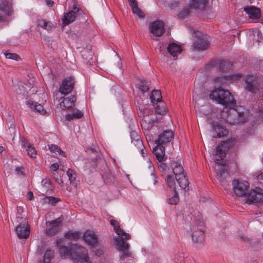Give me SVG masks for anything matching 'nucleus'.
<instances>
[{
	"instance_id": "a18cd8bd",
	"label": "nucleus",
	"mask_w": 263,
	"mask_h": 263,
	"mask_svg": "<svg viewBox=\"0 0 263 263\" xmlns=\"http://www.w3.org/2000/svg\"><path fill=\"white\" fill-rule=\"evenodd\" d=\"M133 13L137 15L140 18H144V14L141 9H140L138 4L131 7Z\"/></svg>"
},
{
	"instance_id": "f704fd0d",
	"label": "nucleus",
	"mask_w": 263,
	"mask_h": 263,
	"mask_svg": "<svg viewBox=\"0 0 263 263\" xmlns=\"http://www.w3.org/2000/svg\"><path fill=\"white\" fill-rule=\"evenodd\" d=\"M165 182L167 186L173 191H176V178H174L173 176L171 175H167L164 178Z\"/></svg>"
},
{
	"instance_id": "412c9836",
	"label": "nucleus",
	"mask_w": 263,
	"mask_h": 263,
	"mask_svg": "<svg viewBox=\"0 0 263 263\" xmlns=\"http://www.w3.org/2000/svg\"><path fill=\"white\" fill-rule=\"evenodd\" d=\"M246 84V89L251 92H254L257 88L256 77L252 75H247L245 78Z\"/></svg>"
},
{
	"instance_id": "473e14b6",
	"label": "nucleus",
	"mask_w": 263,
	"mask_h": 263,
	"mask_svg": "<svg viewBox=\"0 0 263 263\" xmlns=\"http://www.w3.org/2000/svg\"><path fill=\"white\" fill-rule=\"evenodd\" d=\"M151 102L155 105V104H158V102L162 101L161 92L159 90H155L152 91L150 96Z\"/></svg>"
},
{
	"instance_id": "37998d69",
	"label": "nucleus",
	"mask_w": 263,
	"mask_h": 263,
	"mask_svg": "<svg viewBox=\"0 0 263 263\" xmlns=\"http://www.w3.org/2000/svg\"><path fill=\"white\" fill-rule=\"evenodd\" d=\"M16 210L17 213L16 216L17 221L20 223H23V222H25L26 219L22 216V213L24 212L23 208L22 206H17Z\"/></svg>"
},
{
	"instance_id": "ddd939ff",
	"label": "nucleus",
	"mask_w": 263,
	"mask_h": 263,
	"mask_svg": "<svg viewBox=\"0 0 263 263\" xmlns=\"http://www.w3.org/2000/svg\"><path fill=\"white\" fill-rule=\"evenodd\" d=\"M213 137L220 138L226 137L228 135V130L224 126L218 122L214 123L212 125Z\"/></svg>"
},
{
	"instance_id": "b1692460",
	"label": "nucleus",
	"mask_w": 263,
	"mask_h": 263,
	"mask_svg": "<svg viewBox=\"0 0 263 263\" xmlns=\"http://www.w3.org/2000/svg\"><path fill=\"white\" fill-rule=\"evenodd\" d=\"M244 11L252 19H257L261 16L260 9L255 6H248L244 8Z\"/></svg>"
},
{
	"instance_id": "7c9ffc66",
	"label": "nucleus",
	"mask_w": 263,
	"mask_h": 263,
	"mask_svg": "<svg viewBox=\"0 0 263 263\" xmlns=\"http://www.w3.org/2000/svg\"><path fill=\"white\" fill-rule=\"evenodd\" d=\"M219 70L222 72H224L227 70L232 68L233 63L229 60H223L218 63Z\"/></svg>"
},
{
	"instance_id": "c03bdc74",
	"label": "nucleus",
	"mask_w": 263,
	"mask_h": 263,
	"mask_svg": "<svg viewBox=\"0 0 263 263\" xmlns=\"http://www.w3.org/2000/svg\"><path fill=\"white\" fill-rule=\"evenodd\" d=\"M5 56L7 59L14 60L16 61L21 60L20 57L16 53H11L9 50H7L4 53Z\"/></svg>"
},
{
	"instance_id": "c85d7f7f",
	"label": "nucleus",
	"mask_w": 263,
	"mask_h": 263,
	"mask_svg": "<svg viewBox=\"0 0 263 263\" xmlns=\"http://www.w3.org/2000/svg\"><path fill=\"white\" fill-rule=\"evenodd\" d=\"M171 166L173 174L175 177L185 174L184 172L183 166L177 161H173L171 163Z\"/></svg>"
},
{
	"instance_id": "58836bf2",
	"label": "nucleus",
	"mask_w": 263,
	"mask_h": 263,
	"mask_svg": "<svg viewBox=\"0 0 263 263\" xmlns=\"http://www.w3.org/2000/svg\"><path fill=\"white\" fill-rule=\"evenodd\" d=\"M153 123L154 121H152V120L147 122L145 119H143L142 120L141 122V126L143 130L144 131V132L145 134H146V133H148V130L152 128Z\"/></svg>"
},
{
	"instance_id": "dca6fc26",
	"label": "nucleus",
	"mask_w": 263,
	"mask_h": 263,
	"mask_svg": "<svg viewBox=\"0 0 263 263\" xmlns=\"http://www.w3.org/2000/svg\"><path fill=\"white\" fill-rule=\"evenodd\" d=\"M209 46L210 43L206 37L201 36L195 40L193 47L196 50H206L209 48Z\"/></svg>"
},
{
	"instance_id": "aec40b11",
	"label": "nucleus",
	"mask_w": 263,
	"mask_h": 263,
	"mask_svg": "<svg viewBox=\"0 0 263 263\" xmlns=\"http://www.w3.org/2000/svg\"><path fill=\"white\" fill-rule=\"evenodd\" d=\"M153 153L158 161H165L166 160L167 156L165 155L164 145L156 144V146L153 149Z\"/></svg>"
},
{
	"instance_id": "6ab92c4d",
	"label": "nucleus",
	"mask_w": 263,
	"mask_h": 263,
	"mask_svg": "<svg viewBox=\"0 0 263 263\" xmlns=\"http://www.w3.org/2000/svg\"><path fill=\"white\" fill-rule=\"evenodd\" d=\"M36 29L42 28L47 31H51L56 27V24L51 21L43 19L42 18H37L36 20Z\"/></svg>"
},
{
	"instance_id": "393cba45",
	"label": "nucleus",
	"mask_w": 263,
	"mask_h": 263,
	"mask_svg": "<svg viewBox=\"0 0 263 263\" xmlns=\"http://www.w3.org/2000/svg\"><path fill=\"white\" fill-rule=\"evenodd\" d=\"M22 143L23 147L26 148V151L30 157L35 158L36 156V151L35 147L25 139L22 140Z\"/></svg>"
},
{
	"instance_id": "e433bc0d",
	"label": "nucleus",
	"mask_w": 263,
	"mask_h": 263,
	"mask_svg": "<svg viewBox=\"0 0 263 263\" xmlns=\"http://www.w3.org/2000/svg\"><path fill=\"white\" fill-rule=\"evenodd\" d=\"M54 252L51 249H47L44 254L43 261H40L39 263H50L53 258Z\"/></svg>"
},
{
	"instance_id": "a211bd4d",
	"label": "nucleus",
	"mask_w": 263,
	"mask_h": 263,
	"mask_svg": "<svg viewBox=\"0 0 263 263\" xmlns=\"http://www.w3.org/2000/svg\"><path fill=\"white\" fill-rule=\"evenodd\" d=\"M76 96L71 95L63 98V100L60 103V107L65 110H68L73 107L76 102Z\"/></svg>"
},
{
	"instance_id": "a878e982",
	"label": "nucleus",
	"mask_w": 263,
	"mask_h": 263,
	"mask_svg": "<svg viewBox=\"0 0 263 263\" xmlns=\"http://www.w3.org/2000/svg\"><path fill=\"white\" fill-rule=\"evenodd\" d=\"M167 50L168 52L173 57H177L182 51L181 46L175 43H171L168 44Z\"/></svg>"
},
{
	"instance_id": "f8f14e48",
	"label": "nucleus",
	"mask_w": 263,
	"mask_h": 263,
	"mask_svg": "<svg viewBox=\"0 0 263 263\" xmlns=\"http://www.w3.org/2000/svg\"><path fill=\"white\" fill-rule=\"evenodd\" d=\"M174 138V133L171 130H165L155 140L156 144L164 145L170 143Z\"/></svg>"
},
{
	"instance_id": "f3484780",
	"label": "nucleus",
	"mask_w": 263,
	"mask_h": 263,
	"mask_svg": "<svg viewBox=\"0 0 263 263\" xmlns=\"http://www.w3.org/2000/svg\"><path fill=\"white\" fill-rule=\"evenodd\" d=\"M74 245H78V244H71L70 247H67L65 246H61L59 247V253L62 257H69L72 260V257L77 254V252L73 249Z\"/></svg>"
},
{
	"instance_id": "4468645a",
	"label": "nucleus",
	"mask_w": 263,
	"mask_h": 263,
	"mask_svg": "<svg viewBox=\"0 0 263 263\" xmlns=\"http://www.w3.org/2000/svg\"><path fill=\"white\" fill-rule=\"evenodd\" d=\"M16 227L15 232L20 239H26L30 235V228L29 225L25 221Z\"/></svg>"
},
{
	"instance_id": "79ce46f5",
	"label": "nucleus",
	"mask_w": 263,
	"mask_h": 263,
	"mask_svg": "<svg viewBox=\"0 0 263 263\" xmlns=\"http://www.w3.org/2000/svg\"><path fill=\"white\" fill-rule=\"evenodd\" d=\"M49 148L51 152L53 153L57 152L59 155L63 157H65V153L57 145L51 144L50 146H49Z\"/></svg>"
},
{
	"instance_id": "c756f323",
	"label": "nucleus",
	"mask_w": 263,
	"mask_h": 263,
	"mask_svg": "<svg viewBox=\"0 0 263 263\" xmlns=\"http://www.w3.org/2000/svg\"><path fill=\"white\" fill-rule=\"evenodd\" d=\"M131 141L133 144L137 148L143 147V142L140 136L135 131H132L130 133Z\"/></svg>"
},
{
	"instance_id": "4d7b16f0",
	"label": "nucleus",
	"mask_w": 263,
	"mask_h": 263,
	"mask_svg": "<svg viewBox=\"0 0 263 263\" xmlns=\"http://www.w3.org/2000/svg\"><path fill=\"white\" fill-rule=\"evenodd\" d=\"M128 2L130 7L138 4V3L136 0H128Z\"/></svg>"
},
{
	"instance_id": "de8ad7c7",
	"label": "nucleus",
	"mask_w": 263,
	"mask_h": 263,
	"mask_svg": "<svg viewBox=\"0 0 263 263\" xmlns=\"http://www.w3.org/2000/svg\"><path fill=\"white\" fill-rule=\"evenodd\" d=\"M159 164L158 165V168L159 170L163 173H167L170 170L168 166L166 165L164 161H158Z\"/></svg>"
},
{
	"instance_id": "603ef678",
	"label": "nucleus",
	"mask_w": 263,
	"mask_h": 263,
	"mask_svg": "<svg viewBox=\"0 0 263 263\" xmlns=\"http://www.w3.org/2000/svg\"><path fill=\"white\" fill-rule=\"evenodd\" d=\"M137 148L139 150L140 154H141V155L142 156V157L143 158H145L147 156V154L145 152L144 146L143 145V147H142L141 148Z\"/></svg>"
},
{
	"instance_id": "9d476101",
	"label": "nucleus",
	"mask_w": 263,
	"mask_h": 263,
	"mask_svg": "<svg viewBox=\"0 0 263 263\" xmlns=\"http://www.w3.org/2000/svg\"><path fill=\"white\" fill-rule=\"evenodd\" d=\"M63 220V216L61 215L58 218L49 222L48 228L46 230V234L48 235H55L60 229V223Z\"/></svg>"
},
{
	"instance_id": "6e6d98bb",
	"label": "nucleus",
	"mask_w": 263,
	"mask_h": 263,
	"mask_svg": "<svg viewBox=\"0 0 263 263\" xmlns=\"http://www.w3.org/2000/svg\"><path fill=\"white\" fill-rule=\"evenodd\" d=\"M34 195L31 191H28L27 193V199L29 200H31L33 198Z\"/></svg>"
},
{
	"instance_id": "4c0bfd02",
	"label": "nucleus",
	"mask_w": 263,
	"mask_h": 263,
	"mask_svg": "<svg viewBox=\"0 0 263 263\" xmlns=\"http://www.w3.org/2000/svg\"><path fill=\"white\" fill-rule=\"evenodd\" d=\"M67 175L71 184L73 185H77V181L76 180V174L74 170L71 168H68L67 171Z\"/></svg>"
},
{
	"instance_id": "0e129e2a",
	"label": "nucleus",
	"mask_w": 263,
	"mask_h": 263,
	"mask_svg": "<svg viewBox=\"0 0 263 263\" xmlns=\"http://www.w3.org/2000/svg\"><path fill=\"white\" fill-rule=\"evenodd\" d=\"M260 178L263 180V173L260 175Z\"/></svg>"
},
{
	"instance_id": "a19ab883",
	"label": "nucleus",
	"mask_w": 263,
	"mask_h": 263,
	"mask_svg": "<svg viewBox=\"0 0 263 263\" xmlns=\"http://www.w3.org/2000/svg\"><path fill=\"white\" fill-rule=\"evenodd\" d=\"M173 192H174L173 196L171 198H167L166 201L170 204L175 205L179 202V197L176 190L173 191Z\"/></svg>"
},
{
	"instance_id": "3c124183",
	"label": "nucleus",
	"mask_w": 263,
	"mask_h": 263,
	"mask_svg": "<svg viewBox=\"0 0 263 263\" xmlns=\"http://www.w3.org/2000/svg\"><path fill=\"white\" fill-rule=\"evenodd\" d=\"M59 168V165L58 163H53L50 167V169L51 171H57Z\"/></svg>"
},
{
	"instance_id": "8fccbe9b",
	"label": "nucleus",
	"mask_w": 263,
	"mask_h": 263,
	"mask_svg": "<svg viewBox=\"0 0 263 263\" xmlns=\"http://www.w3.org/2000/svg\"><path fill=\"white\" fill-rule=\"evenodd\" d=\"M47 199L48 200V202L49 203H51V204H55L56 203L60 201V199L58 198H55L52 196H50L47 197Z\"/></svg>"
},
{
	"instance_id": "2eb2a0df",
	"label": "nucleus",
	"mask_w": 263,
	"mask_h": 263,
	"mask_svg": "<svg viewBox=\"0 0 263 263\" xmlns=\"http://www.w3.org/2000/svg\"><path fill=\"white\" fill-rule=\"evenodd\" d=\"M11 6L8 0H0V21L4 22L10 15Z\"/></svg>"
},
{
	"instance_id": "c9c22d12",
	"label": "nucleus",
	"mask_w": 263,
	"mask_h": 263,
	"mask_svg": "<svg viewBox=\"0 0 263 263\" xmlns=\"http://www.w3.org/2000/svg\"><path fill=\"white\" fill-rule=\"evenodd\" d=\"M82 236V233L79 231H69L65 233L64 237L68 239L77 240Z\"/></svg>"
},
{
	"instance_id": "e2e57ef3",
	"label": "nucleus",
	"mask_w": 263,
	"mask_h": 263,
	"mask_svg": "<svg viewBox=\"0 0 263 263\" xmlns=\"http://www.w3.org/2000/svg\"><path fill=\"white\" fill-rule=\"evenodd\" d=\"M4 149L5 148L3 146H0V153H2Z\"/></svg>"
},
{
	"instance_id": "864d4df0",
	"label": "nucleus",
	"mask_w": 263,
	"mask_h": 263,
	"mask_svg": "<svg viewBox=\"0 0 263 263\" xmlns=\"http://www.w3.org/2000/svg\"><path fill=\"white\" fill-rule=\"evenodd\" d=\"M256 112L258 113V117L262 119L263 118V108H256L255 109Z\"/></svg>"
},
{
	"instance_id": "5fc2aeb1",
	"label": "nucleus",
	"mask_w": 263,
	"mask_h": 263,
	"mask_svg": "<svg viewBox=\"0 0 263 263\" xmlns=\"http://www.w3.org/2000/svg\"><path fill=\"white\" fill-rule=\"evenodd\" d=\"M188 14H189V12H188L185 11H183L180 12L178 14V15H179V17H180L181 18H186L187 17Z\"/></svg>"
},
{
	"instance_id": "f257e3e1",
	"label": "nucleus",
	"mask_w": 263,
	"mask_h": 263,
	"mask_svg": "<svg viewBox=\"0 0 263 263\" xmlns=\"http://www.w3.org/2000/svg\"><path fill=\"white\" fill-rule=\"evenodd\" d=\"M235 144V141L232 139H229L225 141L219 142L215 147L213 152V155L216 157L215 163L218 165L222 166L217 172V175L220 179V181L223 180L228 176V172L226 168V162L221 161L226 157V153Z\"/></svg>"
},
{
	"instance_id": "6e6552de",
	"label": "nucleus",
	"mask_w": 263,
	"mask_h": 263,
	"mask_svg": "<svg viewBox=\"0 0 263 263\" xmlns=\"http://www.w3.org/2000/svg\"><path fill=\"white\" fill-rule=\"evenodd\" d=\"M75 79L72 77L65 78L59 87V92L65 96L72 92L75 86Z\"/></svg>"
},
{
	"instance_id": "13d9d810",
	"label": "nucleus",
	"mask_w": 263,
	"mask_h": 263,
	"mask_svg": "<svg viewBox=\"0 0 263 263\" xmlns=\"http://www.w3.org/2000/svg\"><path fill=\"white\" fill-rule=\"evenodd\" d=\"M46 3L47 5L48 6H49V7H52L54 4L53 1H52L51 0H46Z\"/></svg>"
},
{
	"instance_id": "4be33fe9",
	"label": "nucleus",
	"mask_w": 263,
	"mask_h": 263,
	"mask_svg": "<svg viewBox=\"0 0 263 263\" xmlns=\"http://www.w3.org/2000/svg\"><path fill=\"white\" fill-rule=\"evenodd\" d=\"M242 77L241 73H238L236 74L225 76L224 74H221L215 79L214 82L215 83H219L221 84L226 83L230 81H236L240 79Z\"/></svg>"
},
{
	"instance_id": "20e7f679",
	"label": "nucleus",
	"mask_w": 263,
	"mask_h": 263,
	"mask_svg": "<svg viewBox=\"0 0 263 263\" xmlns=\"http://www.w3.org/2000/svg\"><path fill=\"white\" fill-rule=\"evenodd\" d=\"M193 240L197 243L202 242L204 238V223L202 221L200 214L198 219L193 221L191 227Z\"/></svg>"
},
{
	"instance_id": "bf43d9fd",
	"label": "nucleus",
	"mask_w": 263,
	"mask_h": 263,
	"mask_svg": "<svg viewBox=\"0 0 263 263\" xmlns=\"http://www.w3.org/2000/svg\"><path fill=\"white\" fill-rule=\"evenodd\" d=\"M9 130L10 132H12L13 134L15 132V125L13 124H11L10 127H9Z\"/></svg>"
},
{
	"instance_id": "f03ea898",
	"label": "nucleus",
	"mask_w": 263,
	"mask_h": 263,
	"mask_svg": "<svg viewBox=\"0 0 263 263\" xmlns=\"http://www.w3.org/2000/svg\"><path fill=\"white\" fill-rule=\"evenodd\" d=\"M110 224L113 226L115 232L119 236L114 239L115 244L117 249L121 252L120 260H124L126 258L130 257L131 255L129 251V245L124 241V239H130L131 236L121 229L119 222L118 221L111 219Z\"/></svg>"
},
{
	"instance_id": "69168bd1",
	"label": "nucleus",
	"mask_w": 263,
	"mask_h": 263,
	"mask_svg": "<svg viewBox=\"0 0 263 263\" xmlns=\"http://www.w3.org/2000/svg\"><path fill=\"white\" fill-rule=\"evenodd\" d=\"M260 99L263 101V93L261 96L260 97Z\"/></svg>"
},
{
	"instance_id": "5701e85b",
	"label": "nucleus",
	"mask_w": 263,
	"mask_h": 263,
	"mask_svg": "<svg viewBox=\"0 0 263 263\" xmlns=\"http://www.w3.org/2000/svg\"><path fill=\"white\" fill-rule=\"evenodd\" d=\"M83 239L91 247L95 246L98 242V237L95 232L91 230L86 231L83 235Z\"/></svg>"
},
{
	"instance_id": "052dcab7",
	"label": "nucleus",
	"mask_w": 263,
	"mask_h": 263,
	"mask_svg": "<svg viewBox=\"0 0 263 263\" xmlns=\"http://www.w3.org/2000/svg\"><path fill=\"white\" fill-rule=\"evenodd\" d=\"M239 237L245 242H248L249 240V238L247 237H246L245 235H240Z\"/></svg>"
},
{
	"instance_id": "09e8293b",
	"label": "nucleus",
	"mask_w": 263,
	"mask_h": 263,
	"mask_svg": "<svg viewBox=\"0 0 263 263\" xmlns=\"http://www.w3.org/2000/svg\"><path fill=\"white\" fill-rule=\"evenodd\" d=\"M139 89L143 93L148 91L149 87L147 83L145 82H141L139 85Z\"/></svg>"
},
{
	"instance_id": "7ed1b4c3",
	"label": "nucleus",
	"mask_w": 263,
	"mask_h": 263,
	"mask_svg": "<svg viewBox=\"0 0 263 263\" xmlns=\"http://www.w3.org/2000/svg\"><path fill=\"white\" fill-rule=\"evenodd\" d=\"M209 97L217 103L237 111L236 101L229 91L221 87L215 88L211 91Z\"/></svg>"
},
{
	"instance_id": "ea45409f",
	"label": "nucleus",
	"mask_w": 263,
	"mask_h": 263,
	"mask_svg": "<svg viewBox=\"0 0 263 263\" xmlns=\"http://www.w3.org/2000/svg\"><path fill=\"white\" fill-rule=\"evenodd\" d=\"M155 105H156L155 110L157 113L161 115L166 111V105L163 101H161L160 102H158V104H155Z\"/></svg>"
},
{
	"instance_id": "49530a36",
	"label": "nucleus",
	"mask_w": 263,
	"mask_h": 263,
	"mask_svg": "<svg viewBox=\"0 0 263 263\" xmlns=\"http://www.w3.org/2000/svg\"><path fill=\"white\" fill-rule=\"evenodd\" d=\"M42 185L45 187L47 192L52 190L51 181L47 178L44 179L42 181Z\"/></svg>"
},
{
	"instance_id": "9b49d317",
	"label": "nucleus",
	"mask_w": 263,
	"mask_h": 263,
	"mask_svg": "<svg viewBox=\"0 0 263 263\" xmlns=\"http://www.w3.org/2000/svg\"><path fill=\"white\" fill-rule=\"evenodd\" d=\"M164 25L160 20L155 21L150 24L149 29L154 36L159 37L162 35L165 32Z\"/></svg>"
},
{
	"instance_id": "1a4fd4ad",
	"label": "nucleus",
	"mask_w": 263,
	"mask_h": 263,
	"mask_svg": "<svg viewBox=\"0 0 263 263\" xmlns=\"http://www.w3.org/2000/svg\"><path fill=\"white\" fill-rule=\"evenodd\" d=\"M263 200V190L260 187H255L249 193L246 200L247 203L252 204Z\"/></svg>"
},
{
	"instance_id": "0eeeda50",
	"label": "nucleus",
	"mask_w": 263,
	"mask_h": 263,
	"mask_svg": "<svg viewBox=\"0 0 263 263\" xmlns=\"http://www.w3.org/2000/svg\"><path fill=\"white\" fill-rule=\"evenodd\" d=\"M232 185L233 190L237 196L243 197L248 193L249 183L248 181L235 179Z\"/></svg>"
},
{
	"instance_id": "cd10ccee",
	"label": "nucleus",
	"mask_w": 263,
	"mask_h": 263,
	"mask_svg": "<svg viewBox=\"0 0 263 263\" xmlns=\"http://www.w3.org/2000/svg\"><path fill=\"white\" fill-rule=\"evenodd\" d=\"M26 104L31 108L34 109L36 111L39 112L41 115H45L47 114V111L44 109L43 106L31 100H29L26 102Z\"/></svg>"
},
{
	"instance_id": "680f3d73",
	"label": "nucleus",
	"mask_w": 263,
	"mask_h": 263,
	"mask_svg": "<svg viewBox=\"0 0 263 263\" xmlns=\"http://www.w3.org/2000/svg\"><path fill=\"white\" fill-rule=\"evenodd\" d=\"M22 168L21 167H16L15 168V171L17 173V174H20V173L23 175V171H22Z\"/></svg>"
},
{
	"instance_id": "423d86ee",
	"label": "nucleus",
	"mask_w": 263,
	"mask_h": 263,
	"mask_svg": "<svg viewBox=\"0 0 263 263\" xmlns=\"http://www.w3.org/2000/svg\"><path fill=\"white\" fill-rule=\"evenodd\" d=\"M73 249L77 252L74 257H72L73 263H91L88 256L87 250L80 245H74Z\"/></svg>"
},
{
	"instance_id": "338daca9",
	"label": "nucleus",
	"mask_w": 263,
	"mask_h": 263,
	"mask_svg": "<svg viewBox=\"0 0 263 263\" xmlns=\"http://www.w3.org/2000/svg\"><path fill=\"white\" fill-rule=\"evenodd\" d=\"M146 140L148 141V139H147V134L146 133Z\"/></svg>"
},
{
	"instance_id": "bb28decb",
	"label": "nucleus",
	"mask_w": 263,
	"mask_h": 263,
	"mask_svg": "<svg viewBox=\"0 0 263 263\" xmlns=\"http://www.w3.org/2000/svg\"><path fill=\"white\" fill-rule=\"evenodd\" d=\"M175 177L180 187L185 191H188L189 182L187 178L186 174L185 173Z\"/></svg>"
},
{
	"instance_id": "72a5a7b5",
	"label": "nucleus",
	"mask_w": 263,
	"mask_h": 263,
	"mask_svg": "<svg viewBox=\"0 0 263 263\" xmlns=\"http://www.w3.org/2000/svg\"><path fill=\"white\" fill-rule=\"evenodd\" d=\"M84 114L79 109H77L71 114H68L65 116V119L68 121L73 119H80L83 118Z\"/></svg>"
},
{
	"instance_id": "2f4dec72",
	"label": "nucleus",
	"mask_w": 263,
	"mask_h": 263,
	"mask_svg": "<svg viewBox=\"0 0 263 263\" xmlns=\"http://www.w3.org/2000/svg\"><path fill=\"white\" fill-rule=\"evenodd\" d=\"M206 4V0H190L189 5L191 8L195 9H203Z\"/></svg>"
},
{
	"instance_id": "39448f33",
	"label": "nucleus",
	"mask_w": 263,
	"mask_h": 263,
	"mask_svg": "<svg viewBox=\"0 0 263 263\" xmlns=\"http://www.w3.org/2000/svg\"><path fill=\"white\" fill-rule=\"evenodd\" d=\"M78 16H86L85 12L76 5L72 6V9L67 13H65L62 18L64 25H67L73 22Z\"/></svg>"
}]
</instances>
